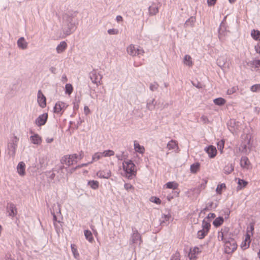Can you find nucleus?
<instances>
[{
	"mask_svg": "<svg viewBox=\"0 0 260 260\" xmlns=\"http://www.w3.org/2000/svg\"><path fill=\"white\" fill-rule=\"evenodd\" d=\"M240 166L243 172H246L252 169L251 164H240Z\"/></svg>",
	"mask_w": 260,
	"mask_h": 260,
	"instance_id": "nucleus-45",
	"label": "nucleus"
},
{
	"mask_svg": "<svg viewBox=\"0 0 260 260\" xmlns=\"http://www.w3.org/2000/svg\"><path fill=\"white\" fill-rule=\"evenodd\" d=\"M238 89V88L237 87H233L232 88L229 89L227 90V94H232L236 92L237 90Z\"/></svg>",
	"mask_w": 260,
	"mask_h": 260,
	"instance_id": "nucleus-61",
	"label": "nucleus"
},
{
	"mask_svg": "<svg viewBox=\"0 0 260 260\" xmlns=\"http://www.w3.org/2000/svg\"><path fill=\"white\" fill-rule=\"evenodd\" d=\"M238 183L239 186L240 187V188H241L242 187L246 186V185L247 184V182L243 179H239Z\"/></svg>",
	"mask_w": 260,
	"mask_h": 260,
	"instance_id": "nucleus-57",
	"label": "nucleus"
},
{
	"mask_svg": "<svg viewBox=\"0 0 260 260\" xmlns=\"http://www.w3.org/2000/svg\"><path fill=\"white\" fill-rule=\"evenodd\" d=\"M144 53V50L142 49L137 48L136 49L135 53L136 56H139L140 55H143V54Z\"/></svg>",
	"mask_w": 260,
	"mask_h": 260,
	"instance_id": "nucleus-63",
	"label": "nucleus"
},
{
	"mask_svg": "<svg viewBox=\"0 0 260 260\" xmlns=\"http://www.w3.org/2000/svg\"><path fill=\"white\" fill-rule=\"evenodd\" d=\"M134 146L136 152L142 154L144 153L145 148L144 146L140 145L136 140L134 142Z\"/></svg>",
	"mask_w": 260,
	"mask_h": 260,
	"instance_id": "nucleus-21",
	"label": "nucleus"
},
{
	"mask_svg": "<svg viewBox=\"0 0 260 260\" xmlns=\"http://www.w3.org/2000/svg\"><path fill=\"white\" fill-rule=\"evenodd\" d=\"M96 175L100 178H108L111 176V173L110 172L105 173L102 171H99L97 172Z\"/></svg>",
	"mask_w": 260,
	"mask_h": 260,
	"instance_id": "nucleus-41",
	"label": "nucleus"
},
{
	"mask_svg": "<svg viewBox=\"0 0 260 260\" xmlns=\"http://www.w3.org/2000/svg\"><path fill=\"white\" fill-rule=\"evenodd\" d=\"M103 157L102 152H96L92 156V161H96L99 160L101 157Z\"/></svg>",
	"mask_w": 260,
	"mask_h": 260,
	"instance_id": "nucleus-49",
	"label": "nucleus"
},
{
	"mask_svg": "<svg viewBox=\"0 0 260 260\" xmlns=\"http://www.w3.org/2000/svg\"><path fill=\"white\" fill-rule=\"evenodd\" d=\"M17 144L15 143H10L8 145V154L11 156L14 157L15 154Z\"/></svg>",
	"mask_w": 260,
	"mask_h": 260,
	"instance_id": "nucleus-16",
	"label": "nucleus"
},
{
	"mask_svg": "<svg viewBox=\"0 0 260 260\" xmlns=\"http://www.w3.org/2000/svg\"><path fill=\"white\" fill-rule=\"evenodd\" d=\"M158 86V84L155 82L154 84H150L149 88L152 91H154L157 89Z\"/></svg>",
	"mask_w": 260,
	"mask_h": 260,
	"instance_id": "nucleus-58",
	"label": "nucleus"
},
{
	"mask_svg": "<svg viewBox=\"0 0 260 260\" xmlns=\"http://www.w3.org/2000/svg\"><path fill=\"white\" fill-rule=\"evenodd\" d=\"M166 187L170 189H176L178 186V184L177 182L175 181L173 182H169L166 184Z\"/></svg>",
	"mask_w": 260,
	"mask_h": 260,
	"instance_id": "nucleus-40",
	"label": "nucleus"
},
{
	"mask_svg": "<svg viewBox=\"0 0 260 260\" xmlns=\"http://www.w3.org/2000/svg\"><path fill=\"white\" fill-rule=\"evenodd\" d=\"M148 11L150 15H155L158 13V8L155 4H153L149 7Z\"/></svg>",
	"mask_w": 260,
	"mask_h": 260,
	"instance_id": "nucleus-26",
	"label": "nucleus"
},
{
	"mask_svg": "<svg viewBox=\"0 0 260 260\" xmlns=\"http://www.w3.org/2000/svg\"><path fill=\"white\" fill-rule=\"evenodd\" d=\"M123 174L128 178H131L136 174V167L135 164H122Z\"/></svg>",
	"mask_w": 260,
	"mask_h": 260,
	"instance_id": "nucleus-3",
	"label": "nucleus"
},
{
	"mask_svg": "<svg viewBox=\"0 0 260 260\" xmlns=\"http://www.w3.org/2000/svg\"><path fill=\"white\" fill-rule=\"evenodd\" d=\"M17 171L20 176H24L25 175V164H18L17 167Z\"/></svg>",
	"mask_w": 260,
	"mask_h": 260,
	"instance_id": "nucleus-24",
	"label": "nucleus"
},
{
	"mask_svg": "<svg viewBox=\"0 0 260 260\" xmlns=\"http://www.w3.org/2000/svg\"><path fill=\"white\" fill-rule=\"evenodd\" d=\"M240 126V122L235 119H231L227 123V126L229 131L233 134L236 132Z\"/></svg>",
	"mask_w": 260,
	"mask_h": 260,
	"instance_id": "nucleus-9",
	"label": "nucleus"
},
{
	"mask_svg": "<svg viewBox=\"0 0 260 260\" xmlns=\"http://www.w3.org/2000/svg\"><path fill=\"white\" fill-rule=\"evenodd\" d=\"M199 252H200L199 248L196 247L193 249H190L188 253V256L190 259H193L196 257V254Z\"/></svg>",
	"mask_w": 260,
	"mask_h": 260,
	"instance_id": "nucleus-25",
	"label": "nucleus"
},
{
	"mask_svg": "<svg viewBox=\"0 0 260 260\" xmlns=\"http://www.w3.org/2000/svg\"><path fill=\"white\" fill-rule=\"evenodd\" d=\"M217 238L219 241H222L223 242H224V241L228 240V239L224 237V232H222V231L218 232Z\"/></svg>",
	"mask_w": 260,
	"mask_h": 260,
	"instance_id": "nucleus-52",
	"label": "nucleus"
},
{
	"mask_svg": "<svg viewBox=\"0 0 260 260\" xmlns=\"http://www.w3.org/2000/svg\"><path fill=\"white\" fill-rule=\"evenodd\" d=\"M234 166L232 164H226L223 167V172L226 174H229L234 170Z\"/></svg>",
	"mask_w": 260,
	"mask_h": 260,
	"instance_id": "nucleus-32",
	"label": "nucleus"
},
{
	"mask_svg": "<svg viewBox=\"0 0 260 260\" xmlns=\"http://www.w3.org/2000/svg\"><path fill=\"white\" fill-rule=\"evenodd\" d=\"M17 44L18 48L22 50H25L28 47V43L23 37H21L18 39Z\"/></svg>",
	"mask_w": 260,
	"mask_h": 260,
	"instance_id": "nucleus-15",
	"label": "nucleus"
},
{
	"mask_svg": "<svg viewBox=\"0 0 260 260\" xmlns=\"http://www.w3.org/2000/svg\"><path fill=\"white\" fill-rule=\"evenodd\" d=\"M142 242V240L140 233L136 229H133V234L130 239V244H139V245Z\"/></svg>",
	"mask_w": 260,
	"mask_h": 260,
	"instance_id": "nucleus-7",
	"label": "nucleus"
},
{
	"mask_svg": "<svg viewBox=\"0 0 260 260\" xmlns=\"http://www.w3.org/2000/svg\"><path fill=\"white\" fill-rule=\"evenodd\" d=\"M129 152V151L127 150L121 151L116 155V157L118 160H123L122 162H133L131 158H128Z\"/></svg>",
	"mask_w": 260,
	"mask_h": 260,
	"instance_id": "nucleus-8",
	"label": "nucleus"
},
{
	"mask_svg": "<svg viewBox=\"0 0 260 260\" xmlns=\"http://www.w3.org/2000/svg\"><path fill=\"white\" fill-rule=\"evenodd\" d=\"M196 21V18L194 16L190 17L187 20H186L184 26L185 27H193L194 25V23Z\"/></svg>",
	"mask_w": 260,
	"mask_h": 260,
	"instance_id": "nucleus-23",
	"label": "nucleus"
},
{
	"mask_svg": "<svg viewBox=\"0 0 260 260\" xmlns=\"http://www.w3.org/2000/svg\"><path fill=\"white\" fill-rule=\"evenodd\" d=\"M30 140L31 142L36 145H40L42 143V139L38 134H34L30 137Z\"/></svg>",
	"mask_w": 260,
	"mask_h": 260,
	"instance_id": "nucleus-17",
	"label": "nucleus"
},
{
	"mask_svg": "<svg viewBox=\"0 0 260 260\" xmlns=\"http://www.w3.org/2000/svg\"><path fill=\"white\" fill-rule=\"evenodd\" d=\"M48 118V113H44L40 115L35 120V123L38 126H41L44 125Z\"/></svg>",
	"mask_w": 260,
	"mask_h": 260,
	"instance_id": "nucleus-10",
	"label": "nucleus"
},
{
	"mask_svg": "<svg viewBox=\"0 0 260 260\" xmlns=\"http://www.w3.org/2000/svg\"><path fill=\"white\" fill-rule=\"evenodd\" d=\"M250 90L255 92L260 91V84H256L252 85L250 87Z\"/></svg>",
	"mask_w": 260,
	"mask_h": 260,
	"instance_id": "nucleus-50",
	"label": "nucleus"
},
{
	"mask_svg": "<svg viewBox=\"0 0 260 260\" xmlns=\"http://www.w3.org/2000/svg\"><path fill=\"white\" fill-rule=\"evenodd\" d=\"M76 12L69 13L63 16V31L66 36L73 34L77 29L78 25L76 17Z\"/></svg>",
	"mask_w": 260,
	"mask_h": 260,
	"instance_id": "nucleus-1",
	"label": "nucleus"
},
{
	"mask_svg": "<svg viewBox=\"0 0 260 260\" xmlns=\"http://www.w3.org/2000/svg\"><path fill=\"white\" fill-rule=\"evenodd\" d=\"M156 104V102H155L154 99L150 101H147L146 105L147 108L150 111L154 110L155 108Z\"/></svg>",
	"mask_w": 260,
	"mask_h": 260,
	"instance_id": "nucleus-28",
	"label": "nucleus"
},
{
	"mask_svg": "<svg viewBox=\"0 0 260 260\" xmlns=\"http://www.w3.org/2000/svg\"><path fill=\"white\" fill-rule=\"evenodd\" d=\"M127 51L128 53L132 55V56H136V48L134 45H131L129 46L127 48Z\"/></svg>",
	"mask_w": 260,
	"mask_h": 260,
	"instance_id": "nucleus-42",
	"label": "nucleus"
},
{
	"mask_svg": "<svg viewBox=\"0 0 260 260\" xmlns=\"http://www.w3.org/2000/svg\"><path fill=\"white\" fill-rule=\"evenodd\" d=\"M223 221L224 219L222 217H218L214 220L213 224L215 227H218L223 223Z\"/></svg>",
	"mask_w": 260,
	"mask_h": 260,
	"instance_id": "nucleus-36",
	"label": "nucleus"
},
{
	"mask_svg": "<svg viewBox=\"0 0 260 260\" xmlns=\"http://www.w3.org/2000/svg\"><path fill=\"white\" fill-rule=\"evenodd\" d=\"M253 140L251 139V136L246 135L245 140L241 144V151L242 152L247 153L250 152L252 148Z\"/></svg>",
	"mask_w": 260,
	"mask_h": 260,
	"instance_id": "nucleus-4",
	"label": "nucleus"
},
{
	"mask_svg": "<svg viewBox=\"0 0 260 260\" xmlns=\"http://www.w3.org/2000/svg\"><path fill=\"white\" fill-rule=\"evenodd\" d=\"M59 165H58L56 166L55 168H54L52 171H49L46 172V176L48 178L49 181H52L54 180H59L61 178H59L58 179L57 176H60V174L61 173V171L60 170L58 166Z\"/></svg>",
	"mask_w": 260,
	"mask_h": 260,
	"instance_id": "nucleus-6",
	"label": "nucleus"
},
{
	"mask_svg": "<svg viewBox=\"0 0 260 260\" xmlns=\"http://www.w3.org/2000/svg\"><path fill=\"white\" fill-rule=\"evenodd\" d=\"M68 107V105H66L64 102L58 101L56 103L55 106L53 107V112L55 113H59L62 109H66Z\"/></svg>",
	"mask_w": 260,
	"mask_h": 260,
	"instance_id": "nucleus-14",
	"label": "nucleus"
},
{
	"mask_svg": "<svg viewBox=\"0 0 260 260\" xmlns=\"http://www.w3.org/2000/svg\"><path fill=\"white\" fill-rule=\"evenodd\" d=\"M73 87L70 83H67L65 85V93L68 95H70L73 91Z\"/></svg>",
	"mask_w": 260,
	"mask_h": 260,
	"instance_id": "nucleus-38",
	"label": "nucleus"
},
{
	"mask_svg": "<svg viewBox=\"0 0 260 260\" xmlns=\"http://www.w3.org/2000/svg\"><path fill=\"white\" fill-rule=\"evenodd\" d=\"M87 164H82L81 166H74V164H60L58 166L61 173L60 176H57L58 179L59 178L64 177L65 175L68 173H72L74 172L77 168L82 167L84 166H86Z\"/></svg>",
	"mask_w": 260,
	"mask_h": 260,
	"instance_id": "nucleus-2",
	"label": "nucleus"
},
{
	"mask_svg": "<svg viewBox=\"0 0 260 260\" xmlns=\"http://www.w3.org/2000/svg\"><path fill=\"white\" fill-rule=\"evenodd\" d=\"M249 63L255 68H260V59L255 58L254 59L248 63V64Z\"/></svg>",
	"mask_w": 260,
	"mask_h": 260,
	"instance_id": "nucleus-37",
	"label": "nucleus"
},
{
	"mask_svg": "<svg viewBox=\"0 0 260 260\" xmlns=\"http://www.w3.org/2000/svg\"><path fill=\"white\" fill-rule=\"evenodd\" d=\"M217 0H207V3L209 7L215 6Z\"/></svg>",
	"mask_w": 260,
	"mask_h": 260,
	"instance_id": "nucleus-62",
	"label": "nucleus"
},
{
	"mask_svg": "<svg viewBox=\"0 0 260 260\" xmlns=\"http://www.w3.org/2000/svg\"><path fill=\"white\" fill-rule=\"evenodd\" d=\"M191 83L193 86L196 87L198 89H202L203 87L202 84L198 80L196 81H191Z\"/></svg>",
	"mask_w": 260,
	"mask_h": 260,
	"instance_id": "nucleus-54",
	"label": "nucleus"
},
{
	"mask_svg": "<svg viewBox=\"0 0 260 260\" xmlns=\"http://www.w3.org/2000/svg\"><path fill=\"white\" fill-rule=\"evenodd\" d=\"M226 101L221 97L217 98L213 100V103L215 105L218 106H222L226 103Z\"/></svg>",
	"mask_w": 260,
	"mask_h": 260,
	"instance_id": "nucleus-31",
	"label": "nucleus"
},
{
	"mask_svg": "<svg viewBox=\"0 0 260 260\" xmlns=\"http://www.w3.org/2000/svg\"><path fill=\"white\" fill-rule=\"evenodd\" d=\"M226 186L224 183H222L217 185L216 191L218 194H221L222 193V190L223 188H225Z\"/></svg>",
	"mask_w": 260,
	"mask_h": 260,
	"instance_id": "nucleus-51",
	"label": "nucleus"
},
{
	"mask_svg": "<svg viewBox=\"0 0 260 260\" xmlns=\"http://www.w3.org/2000/svg\"><path fill=\"white\" fill-rule=\"evenodd\" d=\"M46 98L41 90H39L37 94V102L40 107L44 108L46 107Z\"/></svg>",
	"mask_w": 260,
	"mask_h": 260,
	"instance_id": "nucleus-11",
	"label": "nucleus"
},
{
	"mask_svg": "<svg viewBox=\"0 0 260 260\" xmlns=\"http://www.w3.org/2000/svg\"><path fill=\"white\" fill-rule=\"evenodd\" d=\"M53 211H51V214L53 215V221L55 222L57 220V217L55 214V210L56 211L58 210L59 213H60V205L58 203L57 204V205L54 204V205L52 207Z\"/></svg>",
	"mask_w": 260,
	"mask_h": 260,
	"instance_id": "nucleus-34",
	"label": "nucleus"
},
{
	"mask_svg": "<svg viewBox=\"0 0 260 260\" xmlns=\"http://www.w3.org/2000/svg\"><path fill=\"white\" fill-rule=\"evenodd\" d=\"M202 226V230H205V231H206V232H208L210 229V227H211L210 221L207 220L206 219H204L203 220Z\"/></svg>",
	"mask_w": 260,
	"mask_h": 260,
	"instance_id": "nucleus-33",
	"label": "nucleus"
},
{
	"mask_svg": "<svg viewBox=\"0 0 260 260\" xmlns=\"http://www.w3.org/2000/svg\"><path fill=\"white\" fill-rule=\"evenodd\" d=\"M72 251L73 252V254L75 257V258H77L79 254L78 252L77 247L75 244H71V245Z\"/></svg>",
	"mask_w": 260,
	"mask_h": 260,
	"instance_id": "nucleus-47",
	"label": "nucleus"
},
{
	"mask_svg": "<svg viewBox=\"0 0 260 260\" xmlns=\"http://www.w3.org/2000/svg\"><path fill=\"white\" fill-rule=\"evenodd\" d=\"M102 153L103 154V156H104V157L111 156L114 155V151H113L112 150H110V149L105 150Z\"/></svg>",
	"mask_w": 260,
	"mask_h": 260,
	"instance_id": "nucleus-48",
	"label": "nucleus"
},
{
	"mask_svg": "<svg viewBox=\"0 0 260 260\" xmlns=\"http://www.w3.org/2000/svg\"><path fill=\"white\" fill-rule=\"evenodd\" d=\"M249 231H247V234L245 237V239L244 241L242 242L241 247L243 249H246L249 247L250 243V234L249 233Z\"/></svg>",
	"mask_w": 260,
	"mask_h": 260,
	"instance_id": "nucleus-18",
	"label": "nucleus"
},
{
	"mask_svg": "<svg viewBox=\"0 0 260 260\" xmlns=\"http://www.w3.org/2000/svg\"><path fill=\"white\" fill-rule=\"evenodd\" d=\"M222 24L223 22L221 23L219 28L218 29V33L219 35H225L224 32H226V27H224V25H222Z\"/></svg>",
	"mask_w": 260,
	"mask_h": 260,
	"instance_id": "nucleus-53",
	"label": "nucleus"
},
{
	"mask_svg": "<svg viewBox=\"0 0 260 260\" xmlns=\"http://www.w3.org/2000/svg\"><path fill=\"white\" fill-rule=\"evenodd\" d=\"M167 147L169 150H175V149H178V142L172 139L168 143Z\"/></svg>",
	"mask_w": 260,
	"mask_h": 260,
	"instance_id": "nucleus-19",
	"label": "nucleus"
},
{
	"mask_svg": "<svg viewBox=\"0 0 260 260\" xmlns=\"http://www.w3.org/2000/svg\"><path fill=\"white\" fill-rule=\"evenodd\" d=\"M250 35L254 40L260 41V31L259 30L253 29L251 31Z\"/></svg>",
	"mask_w": 260,
	"mask_h": 260,
	"instance_id": "nucleus-22",
	"label": "nucleus"
},
{
	"mask_svg": "<svg viewBox=\"0 0 260 260\" xmlns=\"http://www.w3.org/2000/svg\"><path fill=\"white\" fill-rule=\"evenodd\" d=\"M9 209L10 210L9 215L14 217L17 214V209L15 205L13 203L9 204Z\"/></svg>",
	"mask_w": 260,
	"mask_h": 260,
	"instance_id": "nucleus-30",
	"label": "nucleus"
},
{
	"mask_svg": "<svg viewBox=\"0 0 260 260\" xmlns=\"http://www.w3.org/2000/svg\"><path fill=\"white\" fill-rule=\"evenodd\" d=\"M183 61V63L184 64H185L186 66H187L189 67H191L193 65L192 58H191V56L189 55H185L184 56Z\"/></svg>",
	"mask_w": 260,
	"mask_h": 260,
	"instance_id": "nucleus-27",
	"label": "nucleus"
},
{
	"mask_svg": "<svg viewBox=\"0 0 260 260\" xmlns=\"http://www.w3.org/2000/svg\"><path fill=\"white\" fill-rule=\"evenodd\" d=\"M225 140L224 139H221L217 142V146L218 150L220 153L222 154L223 152V148L224 147Z\"/></svg>",
	"mask_w": 260,
	"mask_h": 260,
	"instance_id": "nucleus-35",
	"label": "nucleus"
},
{
	"mask_svg": "<svg viewBox=\"0 0 260 260\" xmlns=\"http://www.w3.org/2000/svg\"><path fill=\"white\" fill-rule=\"evenodd\" d=\"M208 233V232H206V231L202 229L201 230L198 231L197 237L198 238L202 239L205 237L206 235H207Z\"/></svg>",
	"mask_w": 260,
	"mask_h": 260,
	"instance_id": "nucleus-46",
	"label": "nucleus"
},
{
	"mask_svg": "<svg viewBox=\"0 0 260 260\" xmlns=\"http://www.w3.org/2000/svg\"><path fill=\"white\" fill-rule=\"evenodd\" d=\"M60 162H71L69 155H64L61 157Z\"/></svg>",
	"mask_w": 260,
	"mask_h": 260,
	"instance_id": "nucleus-55",
	"label": "nucleus"
},
{
	"mask_svg": "<svg viewBox=\"0 0 260 260\" xmlns=\"http://www.w3.org/2000/svg\"><path fill=\"white\" fill-rule=\"evenodd\" d=\"M204 150L211 158L215 157L217 154L216 148L215 146L212 145L206 147Z\"/></svg>",
	"mask_w": 260,
	"mask_h": 260,
	"instance_id": "nucleus-13",
	"label": "nucleus"
},
{
	"mask_svg": "<svg viewBox=\"0 0 260 260\" xmlns=\"http://www.w3.org/2000/svg\"><path fill=\"white\" fill-rule=\"evenodd\" d=\"M254 49L257 53L260 54V41L259 43H257V44L255 45Z\"/></svg>",
	"mask_w": 260,
	"mask_h": 260,
	"instance_id": "nucleus-64",
	"label": "nucleus"
},
{
	"mask_svg": "<svg viewBox=\"0 0 260 260\" xmlns=\"http://www.w3.org/2000/svg\"><path fill=\"white\" fill-rule=\"evenodd\" d=\"M69 155L71 162H78V160H80L82 158L81 154L78 155L76 153H75Z\"/></svg>",
	"mask_w": 260,
	"mask_h": 260,
	"instance_id": "nucleus-29",
	"label": "nucleus"
},
{
	"mask_svg": "<svg viewBox=\"0 0 260 260\" xmlns=\"http://www.w3.org/2000/svg\"><path fill=\"white\" fill-rule=\"evenodd\" d=\"M150 201L151 202L156 203L157 204H160L161 202V200L158 198H157L156 197H151L150 198Z\"/></svg>",
	"mask_w": 260,
	"mask_h": 260,
	"instance_id": "nucleus-56",
	"label": "nucleus"
},
{
	"mask_svg": "<svg viewBox=\"0 0 260 260\" xmlns=\"http://www.w3.org/2000/svg\"><path fill=\"white\" fill-rule=\"evenodd\" d=\"M170 260H180V253L176 251L171 257Z\"/></svg>",
	"mask_w": 260,
	"mask_h": 260,
	"instance_id": "nucleus-60",
	"label": "nucleus"
},
{
	"mask_svg": "<svg viewBox=\"0 0 260 260\" xmlns=\"http://www.w3.org/2000/svg\"><path fill=\"white\" fill-rule=\"evenodd\" d=\"M88 185L93 189H96L99 187V182L97 181H89L88 182Z\"/></svg>",
	"mask_w": 260,
	"mask_h": 260,
	"instance_id": "nucleus-44",
	"label": "nucleus"
},
{
	"mask_svg": "<svg viewBox=\"0 0 260 260\" xmlns=\"http://www.w3.org/2000/svg\"><path fill=\"white\" fill-rule=\"evenodd\" d=\"M67 43L65 41H61L56 47V52L58 53H62L67 49Z\"/></svg>",
	"mask_w": 260,
	"mask_h": 260,
	"instance_id": "nucleus-20",
	"label": "nucleus"
},
{
	"mask_svg": "<svg viewBox=\"0 0 260 260\" xmlns=\"http://www.w3.org/2000/svg\"><path fill=\"white\" fill-rule=\"evenodd\" d=\"M224 250L226 253L233 252L237 248L236 242L234 239L229 238L228 240L224 241Z\"/></svg>",
	"mask_w": 260,
	"mask_h": 260,
	"instance_id": "nucleus-5",
	"label": "nucleus"
},
{
	"mask_svg": "<svg viewBox=\"0 0 260 260\" xmlns=\"http://www.w3.org/2000/svg\"><path fill=\"white\" fill-rule=\"evenodd\" d=\"M200 164H192L190 166V172L192 173H196L200 169Z\"/></svg>",
	"mask_w": 260,
	"mask_h": 260,
	"instance_id": "nucleus-39",
	"label": "nucleus"
},
{
	"mask_svg": "<svg viewBox=\"0 0 260 260\" xmlns=\"http://www.w3.org/2000/svg\"><path fill=\"white\" fill-rule=\"evenodd\" d=\"M108 34L109 35H117L118 34L119 31L116 28H111L109 29L107 31Z\"/></svg>",
	"mask_w": 260,
	"mask_h": 260,
	"instance_id": "nucleus-59",
	"label": "nucleus"
},
{
	"mask_svg": "<svg viewBox=\"0 0 260 260\" xmlns=\"http://www.w3.org/2000/svg\"><path fill=\"white\" fill-rule=\"evenodd\" d=\"M84 235L87 240L91 242L93 240V237L91 232L89 230H85L84 231Z\"/></svg>",
	"mask_w": 260,
	"mask_h": 260,
	"instance_id": "nucleus-43",
	"label": "nucleus"
},
{
	"mask_svg": "<svg viewBox=\"0 0 260 260\" xmlns=\"http://www.w3.org/2000/svg\"><path fill=\"white\" fill-rule=\"evenodd\" d=\"M89 77L92 82L96 84L97 86H98V83L100 84H102L101 81L102 78V76L99 73L97 74L96 72L94 70L90 73Z\"/></svg>",
	"mask_w": 260,
	"mask_h": 260,
	"instance_id": "nucleus-12",
	"label": "nucleus"
}]
</instances>
